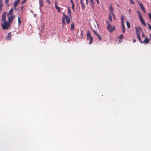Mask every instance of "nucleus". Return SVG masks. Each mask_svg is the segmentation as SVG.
<instances>
[{
  "label": "nucleus",
  "mask_w": 151,
  "mask_h": 151,
  "mask_svg": "<svg viewBox=\"0 0 151 151\" xmlns=\"http://www.w3.org/2000/svg\"><path fill=\"white\" fill-rule=\"evenodd\" d=\"M106 23L107 24V27L106 29L107 30L111 33H112L115 29V27L114 26H112L111 24H110L108 21H106Z\"/></svg>",
  "instance_id": "f257e3e1"
},
{
  "label": "nucleus",
  "mask_w": 151,
  "mask_h": 151,
  "mask_svg": "<svg viewBox=\"0 0 151 151\" xmlns=\"http://www.w3.org/2000/svg\"><path fill=\"white\" fill-rule=\"evenodd\" d=\"M2 29L4 30L7 29L10 27L9 24L6 21L4 22L3 23L1 24Z\"/></svg>",
  "instance_id": "f03ea898"
},
{
  "label": "nucleus",
  "mask_w": 151,
  "mask_h": 151,
  "mask_svg": "<svg viewBox=\"0 0 151 151\" xmlns=\"http://www.w3.org/2000/svg\"><path fill=\"white\" fill-rule=\"evenodd\" d=\"M10 15V16H9V15L8 16L7 15L9 22V23H11L12 22L15 17L14 15Z\"/></svg>",
  "instance_id": "7ed1b4c3"
},
{
  "label": "nucleus",
  "mask_w": 151,
  "mask_h": 151,
  "mask_svg": "<svg viewBox=\"0 0 151 151\" xmlns=\"http://www.w3.org/2000/svg\"><path fill=\"white\" fill-rule=\"evenodd\" d=\"M58 3L57 1H55V8L58 10V12H60L61 11V8L57 6Z\"/></svg>",
  "instance_id": "20e7f679"
},
{
  "label": "nucleus",
  "mask_w": 151,
  "mask_h": 151,
  "mask_svg": "<svg viewBox=\"0 0 151 151\" xmlns=\"http://www.w3.org/2000/svg\"><path fill=\"white\" fill-rule=\"evenodd\" d=\"M63 14H64V17H65L66 22L68 24L70 22V20L69 18L68 17V16L65 15L64 13H63Z\"/></svg>",
  "instance_id": "39448f33"
},
{
  "label": "nucleus",
  "mask_w": 151,
  "mask_h": 151,
  "mask_svg": "<svg viewBox=\"0 0 151 151\" xmlns=\"http://www.w3.org/2000/svg\"><path fill=\"white\" fill-rule=\"evenodd\" d=\"M139 19L140 22L145 26H146V24L145 23V21L143 19L142 17L141 16H139Z\"/></svg>",
  "instance_id": "423d86ee"
},
{
  "label": "nucleus",
  "mask_w": 151,
  "mask_h": 151,
  "mask_svg": "<svg viewBox=\"0 0 151 151\" xmlns=\"http://www.w3.org/2000/svg\"><path fill=\"white\" fill-rule=\"evenodd\" d=\"M138 3H139V4L140 5V7H141V9L142 10V11L144 12H145V9L144 7V6H143V5L142 4L140 3L139 2H138Z\"/></svg>",
  "instance_id": "0eeeda50"
},
{
  "label": "nucleus",
  "mask_w": 151,
  "mask_h": 151,
  "mask_svg": "<svg viewBox=\"0 0 151 151\" xmlns=\"http://www.w3.org/2000/svg\"><path fill=\"white\" fill-rule=\"evenodd\" d=\"M80 3L82 6V9H85V6L84 4L83 0H80Z\"/></svg>",
  "instance_id": "6e6552de"
},
{
  "label": "nucleus",
  "mask_w": 151,
  "mask_h": 151,
  "mask_svg": "<svg viewBox=\"0 0 151 151\" xmlns=\"http://www.w3.org/2000/svg\"><path fill=\"white\" fill-rule=\"evenodd\" d=\"M90 4L91 5L92 8L94 9V3L93 0H89Z\"/></svg>",
  "instance_id": "1a4fd4ad"
},
{
  "label": "nucleus",
  "mask_w": 151,
  "mask_h": 151,
  "mask_svg": "<svg viewBox=\"0 0 151 151\" xmlns=\"http://www.w3.org/2000/svg\"><path fill=\"white\" fill-rule=\"evenodd\" d=\"M142 30L141 29H139L138 28H136V34L137 36L140 35V31Z\"/></svg>",
  "instance_id": "9d476101"
},
{
  "label": "nucleus",
  "mask_w": 151,
  "mask_h": 151,
  "mask_svg": "<svg viewBox=\"0 0 151 151\" xmlns=\"http://www.w3.org/2000/svg\"><path fill=\"white\" fill-rule=\"evenodd\" d=\"M122 32L123 33H124L125 32V28L124 25V22L122 23Z\"/></svg>",
  "instance_id": "9b49d317"
},
{
  "label": "nucleus",
  "mask_w": 151,
  "mask_h": 151,
  "mask_svg": "<svg viewBox=\"0 0 151 151\" xmlns=\"http://www.w3.org/2000/svg\"><path fill=\"white\" fill-rule=\"evenodd\" d=\"M142 42L143 43L148 44L149 42V40L147 37H146L145 39Z\"/></svg>",
  "instance_id": "f8f14e48"
},
{
  "label": "nucleus",
  "mask_w": 151,
  "mask_h": 151,
  "mask_svg": "<svg viewBox=\"0 0 151 151\" xmlns=\"http://www.w3.org/2000/svg\"><path fill=\"white\" fill-rule=\"evenodd\" d=\"M39 4H40V8L42 7L43 6V4L42 2V0H39Z\"/></svg>",
  "instance_id": "ddd939ff"
},
{
  "label": "nucleus",
  "mask_w": 151,
  "mask_h": 151,
  "mask_svg": "<svg viewBox=\"0 0 151 151\" xmlns=\"http://www.w3.org/2000/svg\"><path fill=\"white\" fill-rule=\"evenodd\" d=\"M11 33H9L7 35V36L6 37V39L7 40H9L11 39Z\"/></svg>",
  "instance_id": "4468645a"
},
{
  "label": "nucleus",
  "mask_w": 151,
  "mask_h": 151,
  "mask_svg": "<svg viewBox=\"0 0 151 151\" xmlns=\"http://www.w3.org/2000/svg\"><path fill=\"white\" fill-rule=\"evenodd\" d=\"M65 17H64V15L63 16V18L62 19V22L63 24V26H64L65 23Z\"/></svg>",
  "instance_id": "2eb2a0df"
},
{
  "label": "nucleus",
  "mask_w": 151,
  "mask_h": 151,
  "mask_svg": "<svg viewBox=\"0 0 151 151\" xmlns=\"http://www.w3.org/2000/svg\"><path fill=\"white\" fill-rule=\"evenodd\" d=\"M110 11L111 12V14L114 15V13H113V9L112 8V6H110Z\"/></svg>",
  "instance_id": "dca6fc26"
},
{
  "label": "nucleus",
  "mask_w": 151,
  "mask_h": 151,
  "mask_svg": "<svg viewBox=\"0 0 151 151\" xmlns=\"http://www.w3.org/2000/svg\"><path fill=\"white\" fill-rule=\"evenodd\" d=\"M68 16L69 17H71V11H70V8H69L68 10Z\"/></svg>",
  "instance_id": "f3484780"
},
{
  "label": "nucleus",
  "mask_w": 151,
  "mask_h": 151,
  "mask_svg": "<svg viewBox=\"0 0 151 151\" xmlns=\"http://www.w3.org/2000/svg\"><path fill=\"white\" fill-rule=\"evenodd\" d=\"M19 2L16 1L14 2V8L15 9L16 7L19 4Z\"/></svg>",
  "instance_id": "a211bd4d"
},
{
  "label": "nucleus",
  "mask_w": 151,
  "mask_h": 151,
  "mask_svg": "<svg viewBox=\"0 0 151 151\" xmlns=\"http://www.w3.org/2000/svg\"><path fill=\"white\" fill-rule=\"evenodd\" d=\"M137 38L138 39V40H139L140 42L141 43H143V42H142V40L141 38H140V35H138V36H137Z\"/></svg>",
  "instance_id": "6ab92c4d"
},
{
  "label": "nucleus",
  "mask_w": 151,
  "mask_h": 151,
  "mask_svg": "<svg viewBox=\"0 0 151 151\" xmlns=\"http://www.w3.org/2000/svg\"><path fill=\"white\" fill-rule=\"evenodd\" d=\"M13 11V10L12 9H11L9 12L8 14V16L9 15H12V12Z\"/></svg>",
  "instance_id": "aec40b11"
},
{
  "label": "nucleus",
  "mask_w": 151,
  "mask_h": 151,
  "mask_svg": "<svg viewBox=\"0 0 151 151\" xmlns=\"http://www.w3.org/2000/svg\"><path fill=\"white\" fill-rule=\"evenodd\" d=\"M74 29V25L73 23L71 24L70 29L71 30H73Z\"/></svg>",
  "instance_id": "412c9836"
},
{
  "label": "nucleus",
  "mask_w": 151,
  "mask_h": 151,
  "mask_svg": "<svg viewBox=\"0 0 151 151\" xmlns=\"http://www.w3.org/2000/svg\"><path fill=\"white\" fill-rule=\"evenodd\" d=\"M126 24L127 26V27L128 28H129L130 27V24L129 22H126Z\"/></svg>",
  "instance_id": "4be33fe9"
},
{
  "label": "nucleus",
  "mask_w": 151,
  "mask_h": 151,
  "mask_svg": "<svg viewBox=\"0 0 151 151\" xmlns=\"http://www.w3.org/2000/svg\"><path fill=\"white\" fill-rule=\"evenodd\" d=\"M18 24L19 25L21 23V19L19 16L18 17Z\"/></svg>",
  "instance_id": "5701e85b"
},
{
  "label": "nucleus",
  "mask_w": 151,
  "mask_h": 151,
  "mask_svg": "<svg viewBox=\"0 0 151 151\" xmlns=\"http://www.w3.org/2000/svg\"><path fill=\"white\" fill-rule=\"evenodd\" d=\"M7 13L6 12H4L2 13V17H6V14Z\"/></svg>",
  "instance_id": "b1692460"
},
{
  "label": "nucleus",
  "mask_w": 151,
  "mask_h": 151,
  "mask_svg": "<svg viewBox=\"0 0 151 151\" xmlns=\"http://www.w3.org/2000/svg\"><path fill=\"white\" fill-rule=\"evenodd\" d=\"M89 40H90V42L89 43V44H91L92 43L93 41V38H91L89 39Z\"/></svg>",
  "instance_id": "393cba45"
},
{
  "label": "nucleus",
  "mask_w": 151,
  "mask_h": 151,
  "mask_svg": "<svg viewBox=\"0 0 151 151\" xmlns=\"http://www.w3.org/2000/svg\"><path fill=\"white\" fill-rule=\"evenodd\" d=\"M87 37H91V33L89 31H88L87 35Z\"/></svg>",
  "instance_id": "a878e982"
},
{
  "label": "nucleus",
  "mask_w": 151,
  "mask_h": 151,
  "mask_svg": "<svg viewBox=\"0 0 151 151\" xmlns=\"http://www.w3.org/2000/svg\"><path fill=\"white\" fill-rule=\"evenodd\" d=\"M6 19V17H2L1 18V21L2 22H4L5 21V19Z\"/></svg>",
  "instance_id": "bb28decb"
},
{
  "label": "nucleus",
  "mask_w": 151,
  "mask_h": 151,
  "mask_svg": "<svg viewBox=\"0 0 151 151\" xmlns=\"http://www.w3.org/2000/svg\"><path fill=\"white\" fill-rule=\"evenodd\" d=\"M9 0H6V1H5V3L6 4V5L8 6H9V4H8Z\"/></svg>",
  "instance_id": "cd10ccee"
},
{
  "label": "nucleus",
  "mask_w": 151,
  "mask_h": 151,
  "mask_svg": "<svg viewBox=\"0 0 151 151\" xmlns=\"http://www.w3.org/2000/svg\"><path fill=\"white\" fill-rule=\"evenodd\" d=\"M0 6H3V2L2 1V0H0Z\"/></svg>",
  "instance_id": "c85d7f7f"
},
{
  "label": "nucleus",
  "mask_w": 151,
  "mask_h": 151,
  "mask_svg": "<svg viewBox=\"0 0 151 151\" xmlns=\"http://www.w3.org/2000/svg\"><path fill=\"white\" fill-rule=\"evenodd\" d=\"M109 19L110 21H111L112 20V17L111 16V15H109Z\"/></svg>",
  "instance_id": "c756f323"
},
{
  "label": "nucleus",
  "mask_w": 151,
  "mask_h": 151,
  "mask_svg": "<svg viewBox=\"0 0 151 151\" xmlns=\"http://www.w3.org/2000/svg\"><path fill=\"white\" fill-rule=\"evenodd\" d=\"M121 19H122V22H124V17L123 16H122L121 17Z\"/></svg>",
  "instance_id": "7c9ffc66"
},
{
  "label": "nucleus",
  "mask_w": 151,
  "mask_h": 151,
  "mask_svg": "<svg viewBox=\"0 0 151 151\" xmlns=\"http://www.w3.org/2000/svg\"><path fill=\"white\" fill-rule=\"evenodd\" d=\"M72 8L73 10L74 11H75V9H74V7H75V5L74 4H72Z\"/></svg>",
  "instance_id": "2f4dec72"
},
{
  "label": "nucleus",
  "mask_w": 151,
  "mask_h": 151,
  "mask_svg": "<svg viewBox=\"0 0 151 151\" xmlns=\"http://www.w3.org/2000/svg\"><path fill=\"white\" fill-rule=\"evenodd\" d=\"M124 37L122 34H121L120 36H119L118 37V38H121V39H122L123 38H124Z\"/></svg>",
  "instance_id": "473e14b6"
},
{
  "label": "nucleus",
  "mask_w": 151,
  "mask_h": 151,
  "mask_svg": "<svg viewBox=\"0 0 151 151\" xmlns=\"http://www.w3.org/2000/svg\"><path fill=\"white\" fill-rule=\"evenodd\" d=\"M97 36L99 38V39L100 40H101V36L99 35V34H98L97 35Z\"/></svg>",
  "instance_id": "72a5a7b5"
},
{
  "label": "nucleus",
  "mask_w": 151,
  "mask_h": 151,
  "mask_svg": "<svg viewBox=\"0 0 151 151\" xmlns=\"http://www.w3.org/2000/svg\"><path fill=\"white\" fill-rule=\"evenodd\" d=\"M148 27L149 29L151 31V26L149 24H147Z\"/></svg>",
  "instance_id": "f704fd0d"
},
{
  "label": "nucleus",
  "mask_w": 151,
  "mask_h": 151,
  "mask_svg": "<svg viewBox=\"0 0 151 151\" xmlns=\"http://www.w3.org/2000/svg\"><path fill=\"white\" fill-rule=\"evenodd\" d=\"M148 15L149 18L151 20V14L150 13H148Z\"/></svg>",
  "instance_id": "c9c22d12"
},
{
  "label": "nucleus",
  "mask_w": 151,
  "mask_h": 151,
  "mask_svg": "<svg viewBox=\"0 0 151 151\" xmlns=\"http://www.w3.org/2000/svg\"><path fill=\"white\" fill-rule=\"evenodd\" d=\"M130 2L132 4H134V2L133 1V0H130Z\"/></svg>",
  "instance_id": "e433bc0d"
},
{
  "label": "nucleus",
  "mask_w": 151,
  "mask_h": 151,
  "mask_svg": "<svg viewBox=\"0 0 151 151\" xmlns=\"http://www.w3.org/2000/svg\"><path fill=\"white\" fill-rule=\"evenodd\" d=\"M137 13L139 14V17L141 16L140 12L138 11H137Z\"/></svg>",
  "instance_id": "4c0bfd02"
},
{
  "label": "nucleus",
  "mask_w": 151,
  "mask_h": 151,
  "mask_svg": "<svg viewBox=\"0 0 151 151\" xmlns=\"http://www.w3.org/2000/svg\"><path fill=\"white\" fill-rule=\"evenodd\" d=\"M93 32L95 34V35H96V36L98 34H97L96 32V31L95 30H93Z\"/></svg>",
  "instance_id": "58836bf2"
},
{
  "label": "nucleus",
  "mask_w": 151,
  "mask_h": 151,
  "mask_svg": "<svg viewBox=\"0 0 151 151\" xmlns=\"http://www.w3.org/2000/svg\"><path fill=\"white\" fill-rule=\"evenodd\" d=\"M26 1V0H23L22 2V4H23Z\"/></svg>",
  "instance_id": "ea45409f"
},
{
  "label": "nucleus",
  "mask_w": 151,
  "mask_h": 151,
  "mask_svg": "<svg viewBox=\"0 0 151 151\" xmlns=\"http://www.w3.org/2000/svg\"><path fill=\"white\" fill-rule=\"evenodd\" d=\"M86 4L88 5V4L89 1L88 0H86Z\"/></svg>",
  "instance_id": "a19ab883"
},
{
  "label": "nucleus",
  "mask_w": 151,
  "mask_h": 151,
  "mask_svg": "<svg viewBox=\"0 0 151 151\" xmlns=\"http://www.w3.org/2000/svg\"><path fill=\"white\" fill-rule=\"evenodd\" d=\"M2 6H0V13L1 12V11L2 10Z\"/></svg>",
  "instance_id": "79ce46f5"
},
{
  "label": "nucleus",
  "mask_w": 151,
  "mask_h": 151,
  "mask_svg": "<svg viewBox=\"0 0 151 151\" xmlns=\"http://www.w3.org/2000/svg\"><path fill=\"white\" fill-rule=\"evenodd\" d=\"M93 38V37L91 36L90 37H87V38L88 40H89V39H90L91 38Z\"/></svg>",
  "instance_id": "37998d69"
},
{
  "label": "nucleus",
  "mask_w": 151,
  "mask_h": 151,
  "mask_svg": "<svg viewBox=\"0 0 151 151\" xmlns=\"http://www.w3.org/2000/svg\"><path fill=\"white\" fill-rule=\"evenodd\" d=\"M122 39L119 38V42H122Z\"/></svg>",
  "instance_id": "c03bdc74"
},
{
  "label": "nucleus",
  "mask_w": 151,
  "mask_h": 151,
  "mask_svg": "<svg viewBox=\"0 0 151 151\" xmlns=\"http://www.w3.org/2000/svg\"><path fill=\"white\" fill-rule=\"evenodd\" d=\"M142 36L143 37H145V35L144 34V33L143 32H142Z\"/></svg>",
  "instance_id": "a18cd8bd"
},
{
  "label": "nucleus",
  "mask_w": 151,
  "mask_h": 151,
  "mask_svg": "<svg viewBox=\"0 0 151 151\" xmlns=\"http://www.w3.org/2000/svg\"><path fill=\"white\" fill-rule=\"evenodd\" d=\"M70 2L72 3V4H74L73 0H70Z\"/></svg>",
  "instance_id": "49530a36"
},
{
  "label": "nucleus",
  "mask_w": 151,
  "mask_h": 151,
  "mask_svg": "<svg viewBox=\"0 0 151 151\" xmlns=\"http://www.w3.org/2000/svg\"><path fill=\"white\" fill-rule=\"evenodd\" d=\"M83 31H82L81 32V35L82 37H83Z\"/></svg>",
  "instance_id": "de8ad7c7"
},
{
  "label": "nucleus",
  "mask_w": 151,
  "mask_h": 151,
  "mask_svg": "<svg viewBox=\"0 0 151 151\" xmlns=\"http://www.w3.org/2000/svg\"><path fill=\"white\" fill-rule=\"evenodd\" d=\"M96 2H97V3L98 4H99V0H96Z\"/></svg>",
  "instance_id": "09e8293b"
},
{
  "label": "nucleus",
  "mask_w": 151,
  "mask_h": 151,
  "mask_svg": "<svg viewBox=\"0 0 151 151\" xmlns=\"http://www.w3.org/2000/svg\"><path fill=\"white\" fill-rule=\"evenodd\" d=\"M46 1L48 3L50 2V0H46Z\"/></svg>",
  "instance_id": "8fccbe9b"
},
{
  "label": "nucleus",
  "mask_w": 151,
  "mask_h": 151,
  "mask_svg": "<svg viewBox=\"0 0 151 151\" xmlns=\"http://www.w3.org/2000/svg\"><path fill=\"white\" fill-rule=\"evenodd\" d=\"M23 6H21V9H22H22H23Z\"/></svg>",
  "instance_id": "3c124183"
},
{
  "label": "nucleus",
  "mask_w": 151,
  "mask_h": 151,
  "mask_svg": "<svg viewBox=\"0 0 151 151\" xmlns=\"http://www.w3.org/2000/svg\"><path fill=\"white\" fill-rule=\"evenodd\" d=\"M136 41L135 39H134V40H133V42H136Z\"/></svg>",
  "instance_id": "603ef678"
},
{
  "label": "nucleus",
  "mask_w": 151,
  "mask_h": 151,
  "mask_svg": "<svg viewBox=\"0 0 151 151\" xmlns=\"http://www.w3.org/2000/svg\"><path fill=\"white\" fill-rule=\"evenodd\" d=\"M20 1V0H16V1H18L19 2Z\"/></svg>",
  "instance_id": "864d4df0"
},
{
  "label": "nucleus",
  "mask_w": 151,
  "mask_h": 151,
  "mask_svg": "<svg viewBox=\"0 0 151 151\" xmlns=\"http://www.w3.org/2000/svg\"><path fill=\"white\" fill-rule=\"evenodd\" d=\"M150 37H151V35H150Z\"/></svg>",
  "instance_id": "5fc2aeb1"
},
{
  "label": "nucleus",
  "mask_w": 151,
  "mask_h": 151,
  "mask_svg": "<svg viewBox=\"0 0 151 151\" xmlns=\"http://www.w3.org/2000/svg\"><path fill=\"white\" fill-rule=\"evenodd\" d=\"M114 19H115V17H114Z\"/></svg>",
  "instance_id": "6e6d98bb"
},
{
  "label": "nucleus",
  "mask_w": 151,
  "mask_h": 151,
  "mask_svg": "<svg viewBox=\"0 0 151 151\" xmlns=\"http://www.w3.org/2000/svg\"><path fill=\"white\" fill-rule=\"evenodd\" d=\"M44 27V25H43V27Z\"/></svg>",
  "instance_id": "4d7b16f0"
}]
</instances>
